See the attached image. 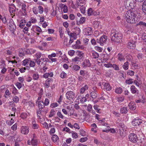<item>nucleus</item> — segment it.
<instances>
[{"mask_svg":"<svg viewBox=\"0 0 146 146\" xmlns=\"http://www.w3.org/2000/svg\"><path fill=\"white\" fill-rule=\"evenodd\" d=\"M21 133L23 135L27 134L29 131V129L28 126L26 125H23L20 128Z\"/></svg>","mask_w":146,"mask_h":146,"instance_id":"nucleus-7","label":"nucleus"},{"mask_svg":"<svg viewBox=\"0 0 146 146\" xmlns=\"http://www.w3.org/2000/svg\"><path fill=\"white\" fill-rule=\"evenodd\" d=\"M118 126L120 135L122 137H125L126 135V127L121 122L119 123Z\"/></svg>","mask_w":146,"mask_h":146,"instance_id":"nucleus-3","label":"nucleus"},{"mask_svg":"<svg viewBox=\"0 0 146 146\" xmlns=\"http://www.w3.org/2000/svg\"><path fill=\"white\" fill-rule=\"evenodd\" d=\"M26 21L25 20H22L19 24V27L23 29L25 27Z\"/></svg>","mask_w":146,"mask_h":146,"instance_id":"nucleus-40","label":"nucleus"},{"mask_svg":"<svg viewBox=\"0 0 146 146\" xmlns=\"http://www.w3.org/2000/svg\"><path fill=\"white\" fill-rule=\"evenodd\" d=\"M59 32L60 33V37L61 38L63 39V35L64 34V31L62 27H60L59 28Z\"/></svg>","mask_w":146,"mask_h":146,"instance_id":"nucleus-31","label":"nucleus"},{"mask_svg":"<svg viewBox=\"0 0 146 146\" xmlns=\"http://www.w3.org/2000/svg\"><path fill=\"white\" fill-rule=\"evenodd\" d=\"M72 68L73 70L77 71L80 70V67L78 65L74 64Z\"/></svg>","mask_w":146,"mask_h":146,"instance_id":"nucleus-45","label":"nucleus"},{"mask_svg":"<svg viewBox=\"0 0 146 146\" xmlns=\"http://www.w3.org/2000/svg\"><path fill=\"white\" fill-rule=\"evenodd\" d=\"M133 5V3H130L129 4V6H127V7L126 6H124V7H125V9H134V8L133 7H132V5ZM124 8V7L123 8V9Z\"/></svg>","mask_w":146,"mask_h":146,"instance_id":"nucleus-57","label":"nucleus"},{"mask_svg":"<svg viewBox=\"0 0 146 146\" xmlns=\"http://www.w3.org/2000/svg\"><path fill=\"white\" fill-rule=\"evenodd\" d=\"M77 3L78 6H80V9H86L85 5H80V4L84 2V0H77L76 1Z\"/></svg>","mask_w":146,"mask_h":146,"instance_id":"nucleus-19","label":"nucleus"},{"mask_svg":"<svg viewBox=\"0 0 146 146\" xmlns=\"http://www.w3.org/2000/svg\"><path fill=\"white\" fill-rule=\"evenodd\" d=\"M107 39V36L104 35L100 37L99 39L97 38L96 39V42L100 43V45L103 46L106 43Z\"/></svg>","mask_w":146,"mask_h":146,"instance_id":"nucleus-4","label":"nucleus"},{"mask_svg":"<svg viewBox=\"0 0 146 146\" xmlns=\"http://www.w3.org/2000/svg\"><path fill=\"white\" fill-rule=\"evenodd\" d=\"M31 60L30 58L25 59L22 62V64L24 66H27L29 64Z\"/></svg>","mask_w":146,"mask_h":146,"instance_id":"nucleus-26","label":"nucleus"},{"mask_svg":"<svg viewBox=\"0 0 146 146\" xmlns=\"http://www.w3.org/2000/svg\"><path fill=\"white\" fill-rule=\"evenodd\" d=\"M31 143L33 146H37L38 144L37 140L36 139H33L31 141Z\"/></svg>","mask_w":146,"mask_h":146,"instance_id":"nucleus-47","label":"nucleus"},{"mask_svg":"<svg viewBox=\"0 0 146 146\" xmlns=\"http://www.w3.org/2000/svg\"><path fill=\"white\" fill-rule=\"evenodd\" d=\"M92 54L93 58H97L99 57V54L95 51H92Z\"/></svg>","mask_w":146,"mask_h":146,"instance_id":"nucleus-33","label":"nucleus"},{"mask_svg":"<svg viewBox=\"0 0 146 146\" xmlns=\"http://www.w3.org/2000/svg\"><path fill=\"white\" fill-rule=\"evenodd\" d=\"M133 83L137 87H140L141 86L142 84L140 80H133Z\"/></svg>","mask_w":146,"mask_h":146,"instance_id":"nucleus-32","label":"nucleus"},{"mask_svg":"<svg viewBox=\"0 0 146 146\" xmlns=\"http://www.w3.org/2000/svg\"><path fill=\"white\" fill-rule=\"evenodd\" d=\"M42 54L41 53L38 52L35 54V56L36 58V59H39V58L41 57Z\"/></svg>","mask_w":146,"mask_h":146,"instance_id":"nucleus-56","label":"nucleus"},{"mask_svg":"<svg viewBox=\"0 0 146 146\" xmlns=\"http://www.w3.org/2000/svg\"><path fill=\"white\" fill-rule=\"evenodd\" d=\"M58 106V104L56 102L52 103L50 105V107L52 108H54Z\"/></svg>","mask_w":146,"mask_h":146,"instance_id":"nucleus-62","label":"nucleus"},{"mask_svg":"<svg viewBox=\"0 0 146 146\" xmlns=\"http://www.w3.org/2000/svg\"><path fill=\"white\" fill-rule=\"evenodd\" d=\"M121 113L123 114L127 113L128 112V108L127 107H122L120 109Z\"/></svg>","mask_w":146,"mask_h":146,"instance_id":"nucleus-24","label":"nucleus"},{"mask_svg":"<svg viewBox=\"0 0 146 146\" xmlns=\"http://www.w3.org/2000/svg\"><path fill=\"white\" fill-rule=\"evenodd\" d=\"M50 128L51 129L49 131V133L50 135H52L55 133V127L53 125L52 127Z\"/></svg>","mask_w":146,"mask_h":146,"instance_id":"nucleus-52","label":"nucleus"},{"mask_svg":"<svg viewBox=\"0 0 146 146\" xmlns=\"http://www.w3.org/2000/svg\"><path fill=\"white\" fill-rule=\"evenodd\" d=\"M77 53L78 56H77L79 57L80 59L83 56L84 53L82 52L77 51Z\"/></svg>","mask_w":146,"mask_h":146,"instance_id":"nucleus-49","label":"nucleus"},{"mask_svg":"<svg viewBox=\"0 0 146 146\" xmlns=\"http://www.w3.org/2000/svg\"><path fill=\"white\" fill-rule=\"evenodd\" d=\"M111 67H113L115 70H119V68L118 66L115 64H112Z\"/></svg>","mask_w":146,"mask_h":146,"instance_id":"nucleus-59","label":"nucleus"},{"mask_svg":"<svg viewBox=\"0 0 146 146\" xmlns=\"http://www.w3.org/2000/svg\"><path fill=\"white\" fill-rule=\"evenodd\" d=\"M17 52L20 56L22 57L24 55L25 52L23 48H20L18 49Z\"/></svg>","mask_w":146,"mask_h":146,"instance_id":"nucleus-29","label":"nucleus"},{"mask_svg":"<svg viewBox=\"0 0 146 146\" xmlns=\"http://www.w3.org/2000/svg\"><path fill=\"white\" fill-rule=\"evenodd\" d=\"M122 88L120 87L116 88L115 90V92L117 94H121L123 92Z\"/></svg>","mask_w":146,"mask_h":146,"instance_id":"nucleus-42","label":"nucleus"},{"mask_svg":"<svg viewBox=\"0 0 146 146\" xmlns=\"http://www.w3.org/2000/svg\"><path fill=\"white\" fill-rule=\"evenodd\" d=\"M90 96L93 98H96L98 97L97 91L92 92L90 93Z\"/></svg>","mask_w":146,"mask_h":146,"instance_id":"nucleus-37","label":"nucleus"},{"mask_svg":"<svg viewBox=\"0 0 146 146\" xmlns=\"http://www.w3.org/2000/svg\"><path fill=\"white\" fill-rule=\"evenodd\" d=\"M117 59L119 61H121L125 60L124 57L121 54L119 53L117 55Z\"/></svg>","mask_w":146,"mask_h":146,"instance_id":"nucleus-39","label":"nucleus"},{"mask_svg":"<svg viewBox=\"0 0 146 146\" xmlns=\"http://www.w3.org/2000/svg\"><path fill=\"white\" fill-rule=\"evenodd\" d=\"M102 85L104 86L103 89L107 91H110L111 89V87L108 83L103 82Z\"/></svg>","mask_w":146,"mask_h":146,"instance_id":"nucleus-18","label":"nucleus"},{"mask_svg":"<svg viewBox=\"0 0 146 146\" xmlns=\"http://www.w3.org/2000/svg\"><path fill=\"white\" fill-rule=\"evenodd\" d=\"M15 85L19 89L22 87L23 86H24V84L21 83L17 82L16 83Z\"/></svg>","mask_w":146,"mask_h":146,"instance_id":"nucleus-48","label":"nucleus"},{"mask_svg":"<svg viewBox=\"0 0 146 146\" xmlns=\"http://www.w3.org/2000/svg\"><path fill=\"white\" fill-rule=\"evenodd\" d=\"M143 56V54L142 53H139L137 55V56L139 60H142Z\"/></svg>","mask_w":146,"mask_h":146,"instance_id":"nucleus-53","label":"nucleus"},{"mask_svg":"<svg viewBox=\"0 0 146 146\" xmlns=\"http://www.w3.org/2000/svg\"><path fill=\"white\" fill-rule=\"evenodd\" d=\"M88 14V15H96L99 14V12L98 11H94L93 10H87Z\"/></svg>","mask_w":146,"mask_h":146,"instance_id":"nucleus-15","label":"nucleus"},{"mask_svg":"<svg viewBox=\"0 0 146 146\" xmlns=\"http://www.w3.org/2000/svg\"><path fill=\"white\" fill-rule=\"evenodd\" d=\"M12 88V94L14 95H16L19 94L18 90H17L16 88L13 86H11Z\"/></svg>","mask_w":146,"mask_h":146,"instance_id":"nucleus-38","label":"nucleus"},{"mask_svg":"<svg viewBox=\"0 0 146 146\" xmlns=\"http://www.w3.org/2000/svg\"><path fill=\"white\" fill-rule=\"evenodd\" d=\"M28 114V113L25 112L21 114L20 117L23 119H25L27 117Z\"/></svg>","mask_w":146,"mask_h":146,"instance_id":"nucleus-51","label":"nucleus"},{"mask_svg":"<svg viewBox=\"0 0 146 146\" xmlns=\"http://www.w3.org/2000/svg\"><path fill=\"white\" fill-rule=\"evenodd\" d=\"M14 50V48L13 47H11L6 49V51L7 54L8 55L11 54L13 51Z\"/></svg>","mask_w":146,"mask_h":146,"instance_id":"nucleus-25","label":"nucleus"},{"mask_svg":"<svg viewBox=\"0 0 146 146\" xmlns=\"http://www.w3.org/2000/svg\"><path fill=\"white\" fill-rule=\"evenodd\" d=\"M80 75L83 78H86L89 76V73L88 71L84 70H81L80 72Z\"/></svg>","mask_w":146,"mask_h":146,"instance_id":"nucleus-14","label":"nucleus"},{"mask_svg":"<svg viewBox=\"0 0 146 146\" xmlns=\"http://www.w3.org/2000/svg\"><path fill=\"white\" fill-rule=\"evenodd\" d=\"M18 81L19 82L23 84V82L24 81V78L23 76L19 77L18 78Z\"/></svg>","mask_w":146,"mask_h":146,"instance_id":"nucleus-63","label":"nucleus"},{"mask_svg":"<svg viewBox=\"0 0 146 146\" xmlns=\"http://www.w3.org/2000/svg\"><path fill=\"white\" fill-rule=\"evenodd\" d=\"M142 120L138 117L134 119L132 121V124L133 126H138L142 123Z\"/></svg>","mask_w":146,"mask_h":146,"instance_id":"nucleus-10","label":"nucleus"},{"mask_svg":"<svg viewBox=\"0 0 146 146\" xmlns=\"http://www.w3.org/2000/svg\"><path fill=\"white\" fill-rule=\"evenodd\" d=\"M92 109V106L90 104H88L87 107V111L89 112H90Z\"/></svg>","mask_w":146,"mask_h":146,"instance_id":"nucleus-64","label":"nucleus"},{"mask_svg":"<svg viewBox=\"0 0 146 146\" xmlns=\"http://www.w3.org/2000/svg\"><path fill=\"white\" fill-rule=\"evenodd\" d=\"M15 117L13 116V118L10 119V120H8L6 121V123L7 125L11 126L15 122Z\"/></svg>","mask_w":146,"mask_h":146,"instance_id":"nucleus-23","label":"nucleus"},{"mask_svg":"<svg viewBox=\"0 0 146 146\" xmlns=\"http://www.w3.org/2000/svg\"><path fill=\"white\" fill-rule=\"evenodd\" d=\"M129 139L131 142L135 143L138 140V138L137 135L135 134L131 133L129 135Z\"/></svg>","mask_w":146,"mask_h":146,"instance_id":"nucleus-5","label":"nucleus"},{"mask_svg":"<svg viewBox=\"0 0 146 146\" xmlns=\"http://www.w3.org/2000/svg\"><path fill=\"white\" fill-rule=\"evenodd\" d=\"M67 99L69 100H73L75 96V94L72 91L68 92L66 94Z\"/></svg>","mask_w":146,"mask_h":146,"instance_id":"nucleus-9","label":"nucleus"},{"mask_svg":"<svg viewBox=\"0 0 146 146\" xmlns=\"http://www.w3.org/2000/svg\"><path fill=\"white\" fill-rule=\"evenodd\" d=\"M88 88V86L87 85H85L80 90V94H82L84 93L85 91Z\"/></svg>","mask_w":146,"mask_h":146,"instance_id":"nucleus-36","label":"nucleus"},{"mask_svg":"<svg viewBox=\"0 0 146 146\" xmlns=\"http://www.w3.org/2000/svg\"><path fill=\"white\" fill-rule=\"evenodd\" d=\"M32 127L34 129H37L39 128V126L37 124L34 119H33L32 121Z\"/></svg>","mask_w":146,"mask_h":146,"instance_id":"nucleus-20","label":"nucleus"},{"mask_svg":"<svg viewBox=\"0 0 146 146\" xmlns=\"http://www.w3.org/2000/svg\"><path fill=\"white\" fill-rule=\"evenodd\" d=\"M82 65L84 68L88 67H90L91 66V64L90 63L89 60L88 59H86L82 63Z\"/></svg>","mask_w":146,"mask_h":146,"instance_id":"nucleus-16","label":"nucleus"},{"mask_svg":"<svg viewBox=\"0 0 146 146\" xmlns=\"http://www.w3.org/2000/svg\"><path fill=\"white\" fill-rule=\"evenodd\" d=\"M128 106L129 109L132 110H135L136 108V104L133 102H131Z\"/></svg>","mask_w":146,"mask_h":146,"instance_id":"nucleus-22","label":"nucleus"},{"mask_svg":"<svg viewBox=\"0 0 146 146\" xmlns=\"http://www.w3.org/2000/svg\"><path fill=\"white\" fill-rule=\"evenodd\" d=\"M86 18L85 17H82L80 19L79 23L77 20L76 21V24L77 25H79L80 24H82L85 22Z\"/></svg>","mask_w":146,"mask_h":146,"instance_id":"nucleus-28","label":"nucleus"},{"mask_svg":"<svg viewBox=\"0 0 146 146\" xmlns=\"http://www.w3.org/2000/svg\"><path fill=\"white\" fill-rule=\"evenodd\" d=\"M52 82V79H47L44 84V87L46 88H48L50 86V83Z\"/></svg>","mask_w":146,"mask_h":146,"instance_id":"nucleus-21","label":"nucleus"},{"mask_svg":"<svg viewBox=\"0 0 146 146\" xmlns=\"http://www.w3.org/2000/svg\"><path fill=\"white\" fill-rule=\"evenodd\" d=\"M84 31L85 35H91L93 33L92 28L91 27H88L86 28Z\"/></svg>","mask_w":146,"mask_h":146,"instance_id":"nucleus-17","label":"nucleus"},{"mask_svg":"<svg viewBox=\"0 0 146 146\" xmlns=\"http://www.w3.org/2000/svg\"><path fill=\"white\" fill-rule=\"evenodd\" d=\"M72 110L69 106L66 104H64V114L71 115L72 114Z\"/></svg>","mask_w":146,"mask_h":146,"instance_id":"nucleus-8","label":"nucleus"},{"mask_svg":"<svg viewBox=\"0 0 146 146\" xmlns=\"http://www.w3.org/2000/svg\"><path fill=\"white\" fill-rule=\"evenodd\" d=\"M17 123H15L11 127V129L13 131H16L17 129Z\"/></svg>","mask_w":146,"mask_h":146,"instance_id":"nucleus-55","label":"nucleus"},{"mask_svg":"<svg viewBox=\"0 0 146 146\" xmlns=\"http://www.w3.org/2000/svg\"><path fill=\"white\" fill-rule=\"evenodd\" d=\"M32 77L34 80H37L39 77V75L36 72L33 74Z\"/></svg>","mask_w":146,"mask_h":146,"instance_id":"nucleus-41","label":"nucleus"},{"mask_svg":"<svg viewBox=\"0 0 146 146\" xmlns=\"http://www.w3.org/2000/svg\"><path fill=\"white\" fill-rule=\"evenodd\" d=\"M99 106L97 105H94V108L96 112L98 113H102V111L100 109L98 108Z\"/></svg>","mask_w":146,"mask_h":146,"instance_id":"nucleus-46","label":"nucleus"},{"mask_svg":"<svg viewBox=\"0 0 146 146\" xmlns=\"http://www.w3.org/2000/svg\"><path fill=\"white\" fill-rule=\"evenodd\" d=\"M52 140L54 142H57L58 140V138L56 135H53L52 137Z\"/></svg>","mask_w":146,"mask_h":146,"instance_id":"nucleus-44","label":"nucleus"},{"mask_svg":"<svg viewBox=\"0 0 146 146\" xmlns=\"http://www.w3.org/2000/svg\"><path fill=\"white\" fill-rule=\"evenodd\" d=\"M133 79L131 78H129L127 79L125 81V83L127 84H133Z\"/></svg>","mask_w":146,"mask_h":146,"instance_id":"nucleus-35","label":"nucleus"},{"mask_svg":"<svg viewBox=\"0 0 146 146\" xmlns=\"http://www.w3.org/2000/svg\"><path fill=\"white\" fill-rule=\"evenodd\" d=\"M74 29L75 30L74 33L76 36L80 34L81 30L79 27H76L74 28Z\"/></svg>","mask_w":146,"mask_h":146,"instance_id":"nucleus-30","label":"nucleus"},{"mask_svg":"<svg viewBox=\"0 0 146 146\" xmlns=\"http://www.w3.org/2000/svg\"><path fill=\"white\" fill-rule=\"evenodd\" d=\"M125 19L127 21L130 23L134 24L138 22L140 18L138 17L131 10H129L125 15Z\"/></svg>","mask_w":146,"mask_h":146,"instance_id":"nucleus-1","label":"nucleus"},{"mask_svg":"<svg viewBox=\"0 0 146 146\" xmlns=\"http://www.w3.org/2000/svg\"><path fill=\"white\" fill-rule=\"evenodd\" d=\"M123 69L125 70H127L129 68V63L127 61L125 63L123 66Z\"/></svg>","mask_w":146,"mask_h":146,"instance_id":"nucleus-50","label":"nucleus"},{"mask_svg":"<svg viewBox=\"0 0 146 146\" xmlns=\"http://www.w3.org/2000/svg\"><path fill=\"white\" fill-rule=\"evenodd\" d=\"M31 30L36 33L38 35H39L40 33L42 32V30L40 28L36 25L33 26L31 29Z\"/></svg>","mask_w":146,"mask_h":146,"instance_id":"nucleus-11","label":"nucleus"},{"mask_svg":"<svg viewBox=\"0 0 146 146\" xmlns=\"http://www.w3.org/2000/svg\"><path fill=\"white\" fill-rule=\"evenodd\" d=\"M68 53L69 55L72 56L74 55L75 51L73 50H70L68 51Z\"/></svg>","mask_w":146,"mask_h":146,"instance_id":"nucleus-58","label":"nucleus"},{"mask_svg":"<svg viewBox=\"0 0 146 146\" xmlns=\"http://www.w3.org/2000/svg\"><path fill=\"white\" fill-rule=\"evenodd\" d=\"M42 124L43 125L44 128L47 129H49L50 127H52L53 126V125H52L51 123H49L48 124L46 122H44V123H42Z\"/></svg>","mask_w":146,"mask_h":146,"instance_id":"nucleus-27","label":"nucleus"},{"mask_svg":"<svg viewBox=\"0 0 146 146\" xmlns=\"http://www.w3.org/2000/svg\"><path fill=\"white\" fill-rule=\"evenodd\" d=\"M47 59V58H42L40 59H36V61L38 65L44 67L46 64Z\"/></svg>","mask_w":146,"mask_h":146,"instance_id":"nucleus-6","label":"nucleus"},{"mask_svg":"<svg viewBox=\"0 0 146 146\" xmlns=\"http://www.w3.org/2000/svg\"><path fill=\"white\" fill-rule=\"evenodd\" d=\"M127 46L129 49H135L136 47L135 42L133 40H129L127 43Z\"/></svg>","mask_w":146,"mask_h":146,"instance_id":"nucleus-12","label":"nucleus"},{"mask_svg":"<svg viewBox=\"0 0 146 146\" xmlns=\"http://www.w3.org/2000/svg\"><path fill=\"white\" fill-rule=\"evenodd\" d=\"M122 36V34L119 33L115 29H113L111 31L110 37L112 41L115 42L119 43L121 41Z\"/></svg>","mask_w":146,"mask_h":146,"instance_id":"nucleus-2","label":"nucleus"},{"mask_svg":"<svg viewBox=\"0 0 146 146\" xmlns=\"http://www.w3.org/2000/svg\"><path fill=\"white\" fill-rule=\"evenodd\" d=\"M117 101L119 102H123L124 100V98L123 96H121L117 98Z\"/></svg>","mask_w":146,"mask_h":146,"instance_id":"nucleus-60","label":"nucleus"},{"mask_svg":"<svg viewBox=\"0 0 146 146\" xmlns=\"http://www.w3.org/2000/svg\"><path fill=\"white\" fill-rule=\"evenodd\" d=\"M12 100L15 103H17L19 102V98L18 96H13Z\"/></svg>","mask_w":146,"mask_h":146,"instance_id":"nucleus-54","label":"nucleus"},{"mask_svg":"<svg viewBox=\"0 0 146 146\" xmlns=\"http://www.w3.org/2000/svg\"><path fill=\"white\" fill-rule=\"evenodd\" d=\"M80 60L81 59L80 58L77 56L74 58L72 59V62H74L75 63L78 64V62L80 61Z\"/></svg>","mask_w":146,"mask_h":146,"instance_id":"nucleus-43","label":"nucleus"},{"mask_svg":"<svg viewBox=\"0 0 146 146\" xmlns=\"http://www.w3.org/2000/svg\"><path fill=\"white\" fill-rule=\"evenodd\" d=\"M138 25H143V26H146V23L143 21H140L138 23L136 24V26Z\"/></svg>","mask_w":146,"mask_h":146,"instance_id":"nucleus-61","label":"nucleus"},{"mask_svg":"<svg viewBox=\"0 0 146 146\" xmlns=\"http://www.w3.org/2000/svg\"><path fill=\"white\" fill-rule=\"evenodd\" d=\"M38 104L39 109L40 110H42L44 107V102L43 101H40L38 102Z\"/></svg>","mask_w":146,"mask_h":146,"instance_id":"nucleus-34","label":"nucleus"},{"mask_svg":"<svg viewBox=\"0 0 146 146\" xmlns=\"http://www.w3.org/2000/svg\"><path fill=\"white\" fill-rule=\"evenodd\" d=\"M130 91L132 94L138 95L139 93V90L134 85H132L130 87Z\"/></svg>","mask_w":146,"mask_h":146,"instance_id":"nucleus-13","label":"nucleus"}]
</instances>
